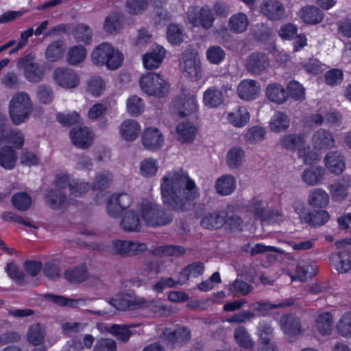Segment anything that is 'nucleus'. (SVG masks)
<instances>
[{"label":"nucleus","mask_w":351,"mask_h":351,"mask_svg":"<svg viewBox=\"0 0 351 351\" xmlns=\"http://www.w3.org/2000/svg\"><path fill=\"white\" fill-rule=\"evenodd\" d=\"M162 202L173 210L185 211L198 196L195 182L182 170L167 173L160 182Z\"/></svg>","instance_id":"1"},{"label":"nucleus","mask_w":351,"mask_h":351,"mask_svg":"<svg viewBox=\"0 0 351 351\" xmlns=\"http://www.w3.org/2000/svg\"><path fill=\"white\" fill-rule=\"evenodd\" d=\"M92 60L96 65H106L108 69L115 70L122 64L123 54L108 43L98 45L91 54Z\"/></svg>","instance_id":"2"},{"label":"nucleus","mask_w":351,"mask_h":351,"mask_svg":"<svg viewBox=\"0 0 351 351\" xmlns=\"http://www.w3.org/2000/svg\"><path fill=\"white\" fill-rule=\"evenodd\" d=\"M141 217L145 223L152 227L166 226L173 221V214L166 210L161 205L153 202L141 204Z\"/></svg>","instance_id":"3"},{"label":"nucleus","mask_w":351,"mask_h":351,"mask_svg":"<svg viewBox=\"0 0 351 351\" xmlns=\"http://www.w3.org/2000/svg\"><path fill=\"white\" fill-rule=\"evenodd\" d=\"M32 110V103L25 92L16 93L9 105V114L12 123L19 125L26 121Z\"/></svg>","instance_id":"4"},{"label":"nucleus","mask_w":351,"mask_h":351,"mask_svg":"<svg viewBox=\"0 0 351 351\" xmlns=\"http://www.w3.org/2000/svg\"><path fill=\"white\" fill-rule=\"evenodd\" d=\"M139 84L144 93L159 98L167 95L169 89L168 82L161 75L154 72L143 75Z\"/></svg>","instance_id":"5"},{"label":"nucleus","mask_w":351,"mask_h":351,"mask_svg":"<svg viewBox=\"0 0 351 351\" xmlns=\"http://www.w3.org/2000/svg\"><path fill=\"white\" fill-rule=\"evenodd\" d=\"M171 108L181 117L193 115L198 108L196 97L191 92L183 93L172 101Z\"/></svg>","instance_id":"6"},{"label":"nucleus","mask_w":351,"mask_h":351,"mask_svg":"<svg viewBox=\"0 0 351 351\" xmlns=\"http://www.w3.org/2000/svg\"><path fill=\"white\" fill-rule=\"evenodd\" d=\"M33 60V55L27 54L19 60L17 66L23 68L24 76L27 81L32 83H38L45 77V69L44 66Z\"/></svg>","instance_id":"7"},{"label":"nucleus","mask_w":351,"mask_h":351,"mask_svg":"<svg viewBox=\"0 0 351 351\" xmlns=\"http://www.w3.org/2000/svg\"><path fill=\"white\" fill-rule=\"evenodd\" d=\"M183 73L192 80H198L201 77V66L198 53L195 50L186 49L180 62Z\"/></svg>","instance_id":"8"},{"label":"nucleus","mask_w":351,"mask_h":351,"mask_svg":"<svg viewBox=\"0 0 351 351\" xmlns=\"http://www.w3.org/2000/svg\"><path fill=\"white\" fill-rule=\"evenodd\" d=\"M269 66V58L262 52H253L246 58L245 67L246 71L253 75L265 73Z\"/></svg>","instance_id":"9"},{"label":"nucleus","mask_w":351,"mask_h":351,"mask_svg":"<svg viewBox=\"0 0 351 351\" xmlns=\"http://www.w3.org/2000/svg\"><path fill=\"white\" fill-rule=\"evenodd\" d=\"M187 14L189 21L193 25H200L206 29L213 26L215 19L212 9L208 5L202 7L197 13L195 12L194 8H192L188 11Z\"/></svg>","instance_id":"10"},{"label":"nucleus","mask_w":351,"mask_h":351,"mask_svg":"<svg viewBox=\"0 0 351 351\" xmlns=\"http://www.w3.org/2000/svg\"><path fill=\"white\" fill-rule=\"evenodd\" d=\"M53 77L61 87L73 88L78 86L80 79L77 74L68 68H57L54 70Z\"/></svg>","instance_id":"11"},{"label":"nucleus","mask_w":351,"mask_h":351,"mask_svg":"<svg viewBox=\"0 0 351 351\" xmlns=\"http://www.w3.org/2000/svg\"><path fill=\"white\" fill-rule=\"evenodd\" d=\"M146 245L130 241L117 240L112 242L113 253L121 256H134L145 251Z\"/></svg>","instance_id":"12"},{"label":"nucleus","mask_w":351,"mask_h":351,"mask_svg":"<svg viewBox=\"0 0 351 351\" xmlns=\"http://www.w3.org/2000/svg\"><path fill=\"white\" fill-rule=\"evenodd\" d=\"M141 141L143 147L152 151L161 148L164 143V136L157 128L149 127L146 128L142 135Z\"/></svg>","instance_id":"13"},{"label":"nucleus","mask_w":351,"mask_h":351,"mask_svg":"<svg viewBox=\"0 0 351 351\" xmlns=\"http://www.w3.org/2000/svg\"><path fill=\"white\" fill-rule=\"evenodd\" d=\"M163 337L167 341V344L182 346L186 344L191 337L190 329L186 326H182L173 331L165 329L163 331Z\"/></svg>","instance_id":"14"},{"label":"nucleus","mask_w":351,"mask_h":351,"mask_svg":"<svg viewBox=\"0 0 351 351\" xmlns=\"http://www.w3.org/2000/svg\"><path fill=\"white\" fill-rule=\"evenodd\" d=\"M280 326L283 332L291 337L303 332L300 319L293 314L282 315L280 318Z\"/></svg>","instance_id":"15"},{"label":"nucleus","mask_w":351,"mask_h":351,"mask_svg":"<svg viewBox=\"0 0 351 351\" xmlns=\"http://www.w3.org/2000/svg\"><path fill=\"white\" fill-rule=\"evenodd\" d=\"M239 97L245 101L255 99L261 92L259 84L253 80H243L238 85L237 89Z\"/></svg>","instance_id":"16"},{"label":"nucleus","mask_w":351,"mask_h":351,"mask_svg":"<svg viewBox=\"0 0 351 351\" xmlns=\"http://www.w3.org/2000/svg\"><path fill=\"white\" fill-rule=\"evenodd\" d=\"M73 144L81 149H87L93 142V135L88 128H75L70 132Z\"/></svg>","instance_id":"17"},{"label":"nucleus","mask_w":351,"mask_h":351,"mask_svg":"<svg viewBox=\"0 0 351 351\" xmlns=\"http://www.w3.org/2000/svg\"><path fill=\"white\" fill-rule=\"evenodd\" d=\"M261 13L271 21H278L285 13L283 5L278 0H264L261 4Z\"/></svg>","instance_id":"18"},{"label":"nucleus","mask_w":351,"mask_h":351,"mask_svg":"<svg viewBox=\"0 0 351 351\" xmlns=\"http://www.w3.org/2000/svg\"><path fill=\"white\" fill-rule=\"evenodd\" d=\"M335 137L331 132L326 129L316 130L312 136V143L316 149H327L334 147Z\"/></svg>","instance_id":"19"},{"label":"nucleus","mask_w":351,"mask_h":351,"mask_svg":"<svg viewBox=\"0 0 351 351\" xmlns=\"http://www.w3.org/2000/svg\"><path fill=\"white\" fill-rule=\"evenodd\" d=\"M300 17L305 23L317 25L323 21L324 13L317 6L308 5L300 9Z\"/></svg>","instance_id":"20"},{"label":"nucleus","mask_w":351,"mask_h":351,"mask_svg":"<svg viewBox=\"0 0 351 351\" xmlns=\"http://www.w3.org/2000/svg\"><path fill=\"white\" fill-rule=\"evenodd\" d=\"M306 136L302 133H292L282 136L279 141L282 147L290 151L301 149L305 143Z\"/></svg>","instance_id":"21"},{"label":"nucleus","mask_w":351,"mask_h":351,"mask_svg":"<svg viewBox=\"0 0 351 351\" xmlns=\"http://www.w3.org/2000/svg\"><path fill=\"white\" fill-rule=\"evenodd\" d=\"M119 133L126 141H133L136 139L141 132V125L134 119H126L119 126Z\"/></svg>","instance_id":"22"},{"label":"nucleus","mask_w":351,"mask_h":351,"mask_svg":"<svg viewBox=\"0 0 351 351\" xmlns=\"http://www.w3.org/2000/svg\"><path fill=\"white\" fill-rule=\"evenodd\" d=\"M45 203L53 210H59L67 204L66 195L59 189H50L45 196Z\"/></svg>","instance_id":"23"},{"label":"nucleus","mask_w":351,"mask_h":351,"mask_svg":"<svg viewBox=\"0 0 351 351\" xmlns=\"http://www.w3.org/2000/svg\"><path fill=\"white\" fill-rule=\"evenodd\" d=\"M226 217L227 212L226 210L215 211L202 217L201 224L206 229L219 228L225 224Z\"/></svg>","instance_id":"24"},{"label":"nucleus","mask_w":351,"mask_h":351,"mask_svg":"<svg viewBox=\"0 0 351 351\" xmlns=\"http://www.w3.org/2000/svg\"><path fill=\"white\" fill-rule=\"evenodd\" d=\"M326 165L329 171L335 174H340L344 170V158L337 151L328 152L324 158Z\"/></svg>","instance_id":"25"},{"label":"nucleus","mask_w":351,"mask_h":351,"mask_svg":"<svg viewBox=\"0 0 351 351\" xmlns=\"http://www.w3.org/2000/svg\"><path fill=\"white\" fill-rule=\"evenodd\" d=\"M165 50L161 46H156L151 52L143 57V64L147 69H154L160 65L165 56Z\"/></svg>","instance_id":"26"},{"label":"nucleus","mask_w":351,"mask_h":351,"mask_svg":"<svg viewBox=\"0 0 351 351\" xmlns=\"http://www.w3.org/2000/svg\"><path fill=\"white\" fill-rule=\"evenodd\" d=\"M266 96L271 102L282 104L288 99L289 94L282 85L272 83L266 88Z\"/></svg>","instance_id":"27"},{"label":"nucleus","mask_w":351,"mask_h":351,"mask_svg":"<svg viewBox=\"0 0 351 351\" xmlns=\"http://www.w3.org/2000/svg\"><path fill=\"white\" fill-rule=\"evenodd\" d=\"M235 188L236 179L233 176L229 174L221 176L215 184L216 192L222 196L232 194Z\"/></svg>","instance_id":"28"},{"label":"nucleus","mask_w":351,"mask_h":351,"mask_svg":"<svg viewBox=\"0 0 351 351\" xmlns=\"http://www.w3.org/2000/svg\"><path fill=\"white\" fill-rule=\"evenodd\" d=\"M307 203L313 208H324L329 203V195L322 189H313L308 192Z\"/></svg>","instance_id":"29"},{"label":"nucleus","mask_w":351,"mask_h":351,"mask_svg":"<svg viewBox=\"0 0 351 351\" xmlns=\"http://www.w3.org/2000/svg\"><path fill=\"white\" fill-rule=\"evenodd\" d=\"M325 170L319 166H312L302 173V179L308 186L319 184L324 178Z\"/></svg>","instance_id":"30"},{"label":"nucleus","mask_w":351,"mask_h":351,"mask_svg":"<svg viewBox=\"0 0 351 351\" xmlns=\"http://www.w3.org/2000/svg\"><path fill=\"white\" fill-rule=\"evenodd\" d=\"M250 119V114L245 107H239L227 115L228 121L234 127L241 128L246 125Z\"/></svg>","instance_id":"31"},{"label":"nucleus","mask_w":351,"mask_h":351,"mask_svg":"<svg viewBox=\"0 0 351 351\" xmlns=\"http://www.w3.org/2000/svg\"><path fill=\"white\" fill-rule=\"evenodd\" d=\"M149 302L144 299L130 300L125 298L113 299L110 301V304L115 308L120 311H127L136 309L141 307L149 306Z\"/></svg>","instance_id":"32"},{"label":"nucleus","mask_w":351,"mask_h":351,"mask_svg":"<svg viewBox=\"0 0 351 351\" xmlns=\"http://www.w3.org/2000/svg\"><path fill=\"white\" fill-rule=\"evenodd\" d=\"M248 212L252 213L255 217L264 219L269 214L268 204L259 197L252 199L245 206Z\"/></svg>","instance_id":"33"},{"label":"nucleus","mask_w":351,"mask_h":351,"mask_svg":"<svg viewBox=\"0 0 351 351\" xmlns=\"http://www.w3.org/2000/svg\"><path fill=\"white\" fill-rule=\"evenodd\" d=\"M64 277L71 283H81L88 278L87 267L84 264H81L69 268L64 271Z\"/></svg>","instance_id":"34"},{"label":"nucleus","mask_w":351,"mask_h":351,"mask_svg":"<svg viewBox=\"0 0 351 351\" xmlns=\"http://www.w3.org/2000/svg\"><path fill=\"white\" fill-rule=\"evenodd\" d=\"M293 304V302L291 300H287L278 304H271L269 302L258 301L251 304L250 307L252 308L254 311L258 313V316L265 317L269 314V312L274 308H285Z\"/></svg>","instance_id":"35"},{"label":"nucleus","mask_w":351,"mask_h":351,"mask_svg":"<svg viewBox=\"0 0 351 351\" xmlns=\"http://www.w3.org/2000/svg\"><path fill=\"white\" fill-rule=\"evenodd\" d=\"M18 157L16 152L10 146L0 148V166L7 170L15 167Z\"/></svg>","instance_id":"36"},{"label":"nucleus","mask_w":351,"mask_h":351,"mask_svg":"<svg viewBox=\"0 0 351 351\" xmlns=\"http://www.w3.org/2000/svg\"><path fill=\"white\" fill-rule=\"evenodd\" d=\"M329 219V213L324 210H313L306 213L303 217V220L309 226L313 227L324 225Z\"/></svg>","instance_id":"37"},{"label":"nucleus","mask_w":351,"mask_h":351,"mask_svg":"<svg viewBox=\"0 0 351 351\" xmlns=\"http://www.w3.org/2000/svg\"><path fill=\"white\" fill-rule=\"evenodd\" d=\"M223 95L221 90L216 87L208 88L204 93V104L210 108H217L221 105L223 101Z\"/></svg>","instance_id":"38"},{"label":"nucleus","mask_w":351,"mask_h":351,"mask_svg":"<svg viewBox=\"0 0 351 351\" xmlns=\"http://www.w3.org/2000/svg\"><path fill=\"white\" fill-rule=\"evenodd\" d=\"M195 127L189 122H181L176 128L178 139L183 143L192 142L195 138Z\"/></svg>","instance_id":"39"},{"label":"nucleus","mask_w":351,"mask_h":351,"mask_svg":"<svg viewBox=\"0 0 351 351\" xmlns=\"http://www.w3.org/2000/svg\"><path fill=\"white\" fill-rule=\"evenodd\" d=\"M249 25V20L246 14L242 12L233 14L228 21L230 29L237 34L244 32Z\"/></svg>","instance_id":"40"},{"label":"nucleus","mask_w":351,"mask_h":351,"mask_svg":"<svg viewBox=\"0 0 351 351\" xmlns=\"http://www.w3.org/2000/svg\"><path fill=\"white\" fill-rule=\"evenodd\" d=\"M204 271V265L202 262H195L184 267L180 273V277L183 285L186 283L190 277L197 278L201 276Z\"/></svg>","instance_id":"41"},{"label":"nucleus","mask_w":351,"mask_h":351,"mask_svg":"<svg viewBox=\"0 0 351 351\" xmlns=\"http://www.w3.org/2000/svg\"><path fill=\"white\" fill-rule=\"evenodd\" d=\"M121 226L127 232L139 231L141 221L138 214L134 210H129L125 213L121 220Z\"/></svg>","instance_id":"42"},{"label":"nucleus","mask_w":351,"mask_h":351,"mask_svg":"<svg viewBox=\"0 0 351 351\" xmlns=\"http://www.w3.org/2000/svg\"><path fill=\"white\" fill-rule=\"evenodd\" d=\"M289 119L285 113L276 112L270 120L269 127L271 130L275 132H280L289 128Z\"/></svg>","instance_id":"43"},{"label":"nucleus","mask_w":351,"mask_h":351,"mask_svg":"<svg viewBox=\"0 0 351 351\" xmlns=\"http://www.w3.org/2000/svg\"><path fill=\"white\" fill-rule=\"evenodd\" d=\"M64 49L63 41H53L47 47L45 51V57L49 62H56L62 58Z\"/></svg>","instance_id":"44"},{"label":"nucleus","mask_w":351,"mask_h":351,"mask_svg":"<svg viewBox=\"0 0 351 351\" xmlns=\"http://www.w3.org/2000/svg\"><path fill=\"white\" fill-rule=\"evenodd\" d=\"M234 338L237 343L243 348L251 349L254 347V341L245 327L243 326H239L234 329Z\"/></svg>","instance_id":"45"},{"label":"nucleus","mask_w":351,"mask_h":351,"mask_svg":"<svg viewBox=\"0 0 351 351\" xmlns=\"http://www.w3.org/2000/svg\"><path fill=\"white\" fill-rule=\"evenodd\" d=\"M254 289L252 285L248 284L242 279H236L229 285L228 290L230 293L234 296L247 295Z\"/></svg>","instance_id":"46"},{"label":"nucleus","mask_w":351,"mask_h":351,"mask_svg":"<svg viewBox=\"0 0 351 351\" xmlns=\"http://www.w3.org/2000/svg\"><path fill=\"white\" fill-rule=\"evenodd\" d=\"M45 328L40 324L32 325L27 333L29 342L34 346L40 345L45 339Z\"/></svg>","instance_id":"47"},{"label":"nucleus","mask_w":351,"mask_h":351,"mask_svg":"<svg viewBox=\"0 0 351 351\" xmlns=\"http://www.w3.org/2000/svg\"><path fill=\"white\" fill-rule=\"evenodd\" d=\"M316 327L322 335L330 334L332 328V315L328 312L319 315L316 319Z\"/></svg>","instance_id":"48"},{"label":"nucleus","mask_w":351,"mask_h":351,"mask_svg":"<svg viewBox=\"0 0 351 351\" xmlns=\"http://www.w3.org/2000/svg\"><path fill=\"white\" fill-rule=\"evenodd\" d=\"M349 184L344 182H337L329 186L332 199L334 201L341 202L345 199L348 195Z\"/></svg>","instance_id":"49"},{"label":"nucleus","mask_w":351,"mask_h":351,"mask_svg":"<svg viewBox=\"0 0 351 351\" xmlns=\"http://www.w3.org/2000/svg\"><path fill=\"white\" fill-rule=\"evenodd\" d=\"M245 156L244 151L239 147H232L229 150L226 156V161L230 169H237L240 167Z\"/></svg>","instance_id":"50"},{"label":"nucleus","mask_w":351,"mask_h":351,"mask_svg":"<svg viewBox=\"0 0 351 351\" xmlns=\"http://www.w3.org/2000/svg\"><path fill=\"white\" fill-rule=\"evenodd\" d=\"M12 204L16 209L26 211L32 204V197L25 192L16 193L12 197Z\"/></svg>","instance_id":"51"},{"label":"nucleus","mask_w":351,"mask_h":351,"mask_svg":"<svg viewBox=\"0 0 351 351\" xmlns=\"http://www.w3.org/2000/svg\"><path fill=\"white\" fill-rule=\"evenodd\" d=\"M332 262L339 273L345 274L351 269V262L346 253L340 252L333 256Z\"/></svg>","instance_id":"52"},{"label":"nucleus","mask_w":351,"mask_h":351,"mask_svg":"<svg viewBox=\"0 0 351 351\" xmlns=\"http://www.w3.org/2000/svg\"><path fill=\"white\" fill-rule=\"evenodd\" d=\"M86 56V51L82 46H74L69 49L66 60L69 64L76 65L82 62Z\"/></svg>","instance_id":"53"},{"label":"nucleus","mask_w":351,"mask_h":351,"mask_svg":"<svg viewBox=\"0 0 351 351\" xmlns=\"http://www.w3.org/2000/svg\"><path fill=\"white\" fill-rule=\"evenodd\" d=\"M315 273L313 265L303 260L298 261L297 264V274L301 281H305L308 278H313Z\"/></svg>","instance_id":"54"},{"label":"nucleus","mask_w":351,"mask_h":351,"mask_svg":"<svg viewBox=\"0 0 351 351\" xmlns=\"http://www.w3.org/2000/svg\"><path fill=\"white\" fill-rule=\"evenodd\" d=\"M258 335L262 343L268 344L273 337L274 328L266 320L261 321L257 326Z\"/></svg>","instance_id":"55"},{"label":"nucleus","mask_w":351,"mask_h":351,"mask_svg":"<svg viewBox=\"0 0 351 351\" xmlns=\"http://www.w3.org/2000/svg\"><path fill=\"white\" fill-rule=\"evenodd\" d=\"M265 131L260 126H254L247 130L245 134V141L250 144H255L265 138Z\"/></svg>","instance_id":"56"},{"label":"nucleus","mask_w":351,"mask_h":351,"mask_svg":"<svg viewBox=\"0 0 351 351\" xmlns=\"http://www.w3.org/2000/svg\"><path fill=\"white\" fill-rule=\"evenodd\" d=\"M6 271L8 276L19 285L23 286L27 283L25 274L16 264L13 263H8L6 267Z\"/></svg>","instance_id":"57"},{"label":"nucleus","mask_w":351,"mask_h":351,"mask_svg":"<svg viewBox=\"0 0 351 351\" xmlns=\"http://www.w3.org/2000/svg\"><path fill=\"white\" fill-rule=\"evenodd\" d=\"M180 281L181 278L180 276L178 280H174L171 277L161 278L157 282L152 285V289L158 293H162L165 288H174L178 285H182L183 282Z\"/></svg>","instance_id":"58"},{"label":"nucleus","mask_w":351,"mask_h":351,"mask_svg":"<svg viewBox=\"0 0 351 351\" xmlns=\"http://www.w3.org/2000/svg\"><path fill=\"white\" fill-rule=\"evenodd\" d=\"M36 96L40 103L49 104L53 100L54 93L49 86L43 84L37 86Z\"/></svg>","instance_id":"59"},{"label":"nucleus","mask_w":351,"mask_h":351,"mask_svg":"<svg viewBox=\"0 0 351 351\" xmlns=\"http://www.w3.org/2000/svg\"><path fill=\"white\" fill-rule=\"evenodd\" d=\"M90 187L88 182L78 179H72V184L69 189V195L81 197L89 191Z\"/></svg>","instance_id":"60"},{"label":"nucleus","mask_w":351,"mask_h":351,"mask_svg":"<svg viewBox=\"0 0 351 351\" xmlns=\"http://www.w3.org/2000/svg\"><path fill=\"white\" fill-rule=\"evenodd\" d=\"M112 180V176L108 171H104L96 175L92 184L93 190H102L107 188Z\"/></svg>","instance_id":"61"},{"label":"nucleus","mask_w":351,"mask_h":351,"mask_svg":"<svg viewBox=\"0 0 351 351\" xmlns=\"http://www.w3.org/2000/svg\"><path fill=\"white\" fill-rule=\"evenodd\" d=\"M144 103L141 98L134 95L130 97L127 101L128 113L132 116H137L144 110Z\"/></svg>","instance_id":"62"},{"label":"nucleus","mask_w":351,"mask_h":351,"mask_svg":"<svg viewBox=\"0 0 351 351\" xmlns=\"http://www.w3.org/2000/svg\"><path fill=\"white\" fill-rule=\"evenodd\" d=\"M105 31L114 33L121 28L120 15L117 12L110 13L106 19L104 25Z\"/></svg>","instance_id":"63"},{"label":"nucleus","mask_w":351,"mask_h":351,"mask_svg":"<svg viewBox=\"0 0 351 351\" xmlns=\"http://www.w3.org/2000/svg\"><path fill=\"white\" fill-rule=\"evenodd\" d=\"M338 332L343 337L351 336V312L346 313L337 323Z\"/></svg>","instance_id":"64"}]
</instances>
